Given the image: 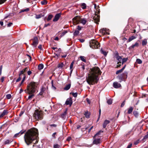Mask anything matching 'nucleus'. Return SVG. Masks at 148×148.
<instances>
[{
    "instance_id": "1",
    "label": "nucleus",
    "mask_w": 148,
    "mask_h": 148,
    "mask_svg": "<svg viewBox=\"0 0 148 148\" xmlns=\"http://www.w3.org/2000/svg\"><path fill=\"white\" fill-rule=\"evenodd\" d=\"M38 131L35 128L31 129L28 130L25 133L24 136L25 141L27 145H29L35 140H36L35 144L38 143Z\"/></svg>"
},
{
    "instance_id": "2",
    "label": "nucleus",
    "mask_w": 148,
    "mask_h": 148,
    "mask_svg": "<svg viewBox=\"0 0 148 148\" xmlns=\"http://www.w3.org/2000/svg\"><path fill=\"white\" fill-rule=\"evenodd\" d=\"M37 84L35 82H31L27 86L26 89L24 91L29 94H32L36 92Z\"/></svg>"
},
{
    "instance_id": "3",
    "label": "nucleus",
    "mask_w": 148,
    "mask_h": 148,
    "mask_svg": "<svg viewBox=\"0 0 148 148\" xmlns=\"http://www.w3.org/2000/svg\"><path fill=\"white\" fill-rule=\"evenodd\" d=\"M99 79L97 75H94L90 73L86 79V81L89 85H94L97 82Z\"/></svg>"
},
{
    "instance_id": "4",
    "label": "nucleus",
    "mask_w": 148,
    "mask_h": 148,
    "mask_svg": "<svg viewBox=\"0 0 148 148\" xmlns=\"http://www.w3.org/2000/svg\"><path fill=\"white\" fill-rule=\"evenodd\" d=\"M72 21L74 25H76L80 23L83 25H84L87 23L88 19L85 18H81L80 16H77L72 19Z\"/></svg>"
},
{
    "instance_id": "5",
    "label": "nucleus",
    "mask_w": 148,
    "mask_h": 148,
    "mask_svg": "<svg viewBox=\"0 0 148 148\" xmlns=\"http://www.w3.org/2000/svg\"><path fill=\"white\" fill-rule=\"evenodd\" d=\"M34 117L36 120H41L43 118V114L42 111L38 110H35L34 114Z\"/></svg>"
},
{
    "instance_id": "6",
    "label": "nucleus",
    "mask_w": 148,
    "mask_h": 148,
    "mask_svg": "<svg viewBox=\"0 0 148 148\" xmlns=\"http://www.w3.org/2000/svg\"><path fill=\"white\" fill-rule=\"evenodd\" d=\"M91 70L90 73L94 75H97L98 77L99 75L101 74V72L100 69L98 67H95L91 69Z\"/></svg>"
},
{
    "instance_id": "7",
    "label": "nucleus",
    "mask_w": 148,
    "mask_h": 148,
    "mask_svg": "<svg viewBox=\"0 0 148 148\" xmlns=\"http://www.w3.org/2000/svg\"><path fill=\"white\" fill-rule=\"evenodd\" d=\"M90 45L93 49H97L100 47L99 43L95 40H92L90 41Z\"/></svg>"
},
{
    "instance_id": "8",
    "label": "nucleus",
    "mask_w": 148,
    "mask_h": 148,
    "mask_svg": "<svg viewBox=\"0 0 148 148\" xmlns=\"http://www.w3.org/2000/svg\"><path fill=\"white\" fill-rule=\"evenodd\" d=\"M127 72L125 71L122 74L119 75L117 78L120 80L119 82H121L122 81H125L127 77Z\"/></svg>"
},
{
    "instance_id": "9",
    "label": "nucleus",
    "mask_w": 148,
    "mask_h": 148,
    "mask_svg": "<svg viewBox=\"0 0 148 148\" xmlns=\"http://www.w3.org/2000/svg\"><path fill=\"white\" fill-rule=\"evenodd\" d=\"M97 11L95 12V15L93 17V19L95 23L97 24L98 23L100 20V16L98 15L100 13V10L99 9H97Z\"/></svg>"
},
{
    "instance_id": "10",
    "label": "nucleus",
    "mask_w": 148,
    "mask_h": 148,
    "mask_svg": "<svg viewBox=\"0 0 148 148\" xmlns=\"http://www.w3.org/2000/svg\"><path fill=\"white\" fill-rule=\"evenodd\" d=\"M93 144L97 145L100 144L101 143V138H97L96 137L93 136Z\"/></svg>"
},
{
    "instance_id": "11",
    "label": "nucleus",
    "mask_w": 148,
    "mask_h": 148,
    "mask_svg": "<svg viewBox=\"0 0 148 148\" xmlns=\"http://www.w3.org/2000/svg\"><path fill=\"white\" fill-rule=\"evenodd\" d=\"M38 44V38L37 36L34 37L33 40V42L32 43V45L34 47H36Z\"/></svg>"
},
{
    "instance_id": "12",
    "label": "nucleus",
    "mask_w": 148,
    "mask_h": 148,
    "mask_svg": "<svg viewBox=\"0 0 148 148\" xmlns=\"http://www.w3.org/2000/svg\"><path fill=\"white\" fill-rule=\"evenodd\" d=\"M8 112V110H5L2 113H0V119L2 118L4 116L7 115Z\"/></svg>"
},
{
    "instance_id": "13",
    "label": "nucleus",
    "mask_w": 148,
    "mask_h": 148,
    "mask_svg": "<svg viewBox=\"0 0 148 148\" xmlns=\"http://www.w3.org/2000/svg\"><path fill=\"white\" fill-rule=\"evenodd\" d=\"M73 101L72 98L70 97L67 99L65 102V104L66 105H69L71 106L72 104Z\"/></svg>"
},
{
    "instance_id": "14",
    "label": "nucleus",
    "mask_w": 148,
    "mask_h": 148,
    "mask_svg": "<svg viewBox=\"0 0 148 148\" xmlns=\"http://www.w3.org/2000/svg\"><path fill=\"white\" fill-rule=\"evenodd\" d=\"M113 86L114 88H117L121 87V85L120 83H118L117 82H116L113 83Z\"/></svg>"
},
{
    "instance_id": "15",
    "label": "nucleus",
    "mask_w": 148,
    "mask_h": 148,
    "mask_svg": "<svg viewBox=\"0 0 148 148\" xmlns=\"http://www.w3.org/2000/svg\"><path fill=\"white\" fill-rule=\"evenodd\" d=\"M61 15V14L60 13L57 14H56L53 20V21L54 22H56L58 21Z\"/></svg>"
},
{
    "instance_id": "16",
    "label": "nucleus",
    "mask_w": 148,
    "mask_h": 148,
    "mask_svg": "<svg viewBox=\"0 0 148 148\" xmlns=\"http://www.w3.org/2000/svg\"><path fill=\"white\" fill-rule=\"evenodd\" d=\"M67 110H66L64 113H62L61 115V117L63 119H65L66 117Z\"/></svg>"
},
{
    "instance_id": "17",
    "label": "nucleus",
    "mask_w": 148,
    "mask_h": 148,
    "mask_svg": "<svg viewBox=\"0 0 148 148\" xmlns=\"http://www.w3.org/2000/svg\"><path fill=\"white\" fill-rule=\"evenodd\" d=\"M28 69V67H26V68L24 69L23 70L21 71L19 74V76H20L22 74H23L24 72L27 71Z\"/></svg>"
},
{
    "instance_id": "18",
    "label": "nucleus",
    "mask_w": 148,
    "mask_h": 148,
    "mask_svg": "<svg viewBox=\"0 0 148 148\" xmlns=\"http://www.w3.org/2000/svg\"><path fill=\"white\" fill-rule=\"evenodd\" d=\"M117 60L118 61L117 64H119V63H121L122 62V59L121 57L119 56H117L116 57Z\"/></svg>"
},
{
    "instance_id": "19",
    "label": "nucleus",
    "mask_w": 148,
    "mask_h": 148,
    "mask_svg": "<svg viewBox=\"0 0 148 148\" xmlns=\"http://www.w3.org/2000/svg\"><path fill=\"white\" fill-rule=\"evenodd\" d=\"M110 123V121L109 120H106L104 121L103 124V128H105L107 125Z\"/></svg>"
},
{
    "instance_id": "20",
    "label": "nucleus",
    "mask_w": 148,
    "mask_h": 148,
    "mask_svg": "<svg viewBox=\"0 0 148 148\" xmlns=\"http://www.w3.org/2000/svg\"><path fill=\"white\" fill-rule=\"evenodd\" d=\"M44 16V14H41L38 15L36 14L35 18L36 19H38L43 17Z\"/></svg>"
},
{
    "instance_id": "21",
    "label": "nucleus",
    "mask_w": 148,
    "mask_h": 148,
    "mask_svg": "<svg viewBox=\"0 0 148 148\" xmlns=\"http://www.w3.org/2000/svg\"><path fill=\"white\" fill-rule=\"evenodd\" d=\"M147 39H145L143 40L142 41V45L143 46H144L146 45L147 44Z\"/></svg>"
},
{
    "instance_id": "22",
    "label": "nucleus",
    "mask_w": 148,
    "mask_h": 148,
    "mask_svg": "<svg viewBox=\"0 0 148 148\" xmlns=\"http://www.w3.org/2000/svg\"><path fill=\"white\" fill-rule=\"evenodd\" d=\"M24 133V132H21V131L19 133L16 134L14 135V137H17L21 135V134H23Z\"/></svg>"
},
{
    "instance_id": "23",
    "label": "nucleus",
    "mask_w": 148,
    "mask_h": 148,
    "mask_svg": "<svg viewBox=\"0 0 148 148\" xmlns=\"http://www.w3.org/2000/svg\"><path fill=\"white\" fill-rule=\"evenodd\" d=\"M71 84H69L67 85L64 88V89L65 90H69L71 87Z\"/></svg>"
},
{
    "instance_id": "24",
    "label": "nucleus",
    "mask_w": 148,
    "mask_h": 148,
    "mask_svg": "<svg viewBox=\"0 0 148 148\" xmlns=\"http://www.w3.org/2000/svg\"><path fill=\"white\" fill-rule=\"evenodd\" d=\"M133 108L132 107H130L128 109V114H130L132 113L133 110Z\"/></svg>"
},
{
    "instance_id": "25",
    "label": "nucleus",
    "mask_w": 148,
    "mask_h": 148,
    "mask_svg": "<svg viewBox=\"0 0 148 148\" xmlns=\"http://www.w3.org/2000/svg\"><path fill=\"white\" fill-rule=\"evenodd\" d=\"M138 42H136L134 45H133L131 46L130 48H134L135 47H138Z\"/></svg>"
},
{
    "instance_id": "26",
    "label": "nucleus",
    "mask_w": 148,
    "mask_h": 148,
    "mask_svg": "<svg viewBox=\"0 0 148 148\" xmlns=\"http://www.w3.org/2000/svg\"><path fill=\"white\" fill-rule=\"evenodd\" d=\"M103 131L100 130L98 132H97L95 135L94 137H97L101 133H103Z\"/></svg>"
},
{
    "instance_id": "27",
    "label": "nucleus",
    "mask_w": 148,
    "mask_h": 148,
    "mask_svg": "<svg viewBox=\"0 0 148 148\" xmlns=\"http://www.w3.org/2000/svg\"><path fill=\"white\" fill-rule=\"evenodd\" d=\"M101 53L103 54L105 56H106L107 55V53L105 51L103 50L102 49H101L100 50Z\"/></svg>"
},
{
    "instance_id": "28",
    "label": "nucleus",
    "mask_w": 148,
    "mask_h": 148,
    "mask_svg": "<svg viewBox=\"0 0 148 148\" xmlns=\"http://www.w3.org/2000/svg\"><path fill=\"white\" fill-rule=\"evenodd\" d=\"M136 37H135L134 36H132L131 37H130L128 41L129 42H130L132 40L135 39Z\"/></svg>"
},
{
    "instance_id": "29",
    "label": "nucleus",
    "mask_w": 148,
    "mask_h": 148,
    "mask_svg": "<svg viewBox=\"0 0 148 148\" xmlns=\"http://www.w3.org/2000/svg\"><path fill=\"white\" fill-rule=\"evenodd\" d=\"M102 33L104 35L106 34H109V33L106 32V29H103L102 30Z\"/></svg>"
},
{
    "instance_id": "30",
    "label": "nucleus",
    "mask_w": 148,
    "mask_h": 148,
    "mask_svg": "<svg viewBox=\"0 0 148 148\" xmlns=\"http://www.w3.org/2000/svg\"><path fill=\"white\" fill-rule=\"evenodd\" d=\"M79 57H80L81 60L82 61H83V62H86V58H85L84 56H81Z\"/></svg>"
},
{
    "instance_id": "31",
    "label": "nucleus",
    "mask_w": 148,
    "mask_h": 148,
    "mask_svg": "<svg viewBox=\"0 0 148 148\" xmlns=\"http://www.w3.org/2000/svg\"><path fill=\"white\" fill-rule=\"evenodd\" d=\"M44 66L42 64H40L38 65V69L39 70H41L43 68Z\"/></svg>"
},
{
    "instance_id": "32",
    "label": "nucleus",
    "mask_w": 148,
    "mask_h": 148,
    "mask_svg": "<svg viewBox=\"0 0 148 148\" xmlns=\"http://www.w3.org/2000/svg\"><path fill=\"white\" fill-rule=\"evenodd\" d=\"M84 114L86 118H89V117L90 114L88 112H85Z\"/></svg>"
},
{
    "instance_id": "33",
    "label": "nucleus",
    "mask_w": 148,
    "mask_h": 148,
    "mask_svg": "<svg viewBox=\"0 0 148 148\" xmlns=\"http://www.w3.org/2000/svg\"><path fill=\"white\" fill-rule=\"evenodd\" d=\"M53 17V15H52L51 14L49 15L48 16V17L47 19V21H49L51 19V18H52Z\"/></svg>"
},
{
    "instance_id": "34",
    "label": "nucleus",
    "mask_w": 148,
    "mask_h": 148,
    "mask_svg": "<svg viewBox=\"0 0 148 148\" xmlns=\"http://www.w3.org/2000/svg\"><path fill=\"white\" fill-rule=\"evenodd\" d=\"M79 33V32L77 30H76L73 33V35L74 36H77Z\"/></svg>"
},
{
    "instance_id": "35",
    "label": "nucleus",
    "mask_w": 148,
    "mask_h": 148,
    "mask_svg": "<svg viewBox=\"0 0 148 148\" xmlns=\"http://www.w3.org/2000/svg\"><path fill=\"white\" fill-rule=\"evenodd\" d=\"M12 142V141L11 140H6L4 142V143L5 144H9L10 143H11Z\"/></svg>"
},
{
    "instance_id": "36",
    "label": "nucleus",
    "mask_w": 148,
    "mask_h": 148,
    "mask_svg": "<svg viewBox=\"0 0 148 148\" xmlns=\"http://www.w3.org/2000/svg\"><path fill=\"white\" fill-rule=\"evenodd\" d=\"M44 91V89L43 88H41V91L39 94V95H42L43 94Z\"/></svg>"
},
{
    "instance_id": "37",
    "label": "nucleus",
    "mask_w": 148,
    "mask_h": 148,
    "mask_svg": "<svg viewBox=\"0 0 148 148\" xmlns=\"http://www.w3.org/2000/svg\"><path fill=\"white\" fill-rule=\"evenodd\" d=\"M128 60L127 58H123L122 59V64H123L125 62H126Z\"/></svg>"
},
{
    "instance_id": "38",
    "label": "nucleus",
    "mask_w": 148,
    "mask_h": 148,
    "mask_svg": "<svg viewBox=\"0 0 148 148\" xmlns=\"http://www.w3.org/2000/svg\"><path fill=\"white\" fill-rule=\"evenodd\" d=\"M74 61H73L71 63L70 66V69L71 70V71H73V67L74 64Z\"/></svg>"
},
{
    "instance_id": "39",
    "label": "nucleus",
    "mask_w": 148,
    "mask_h": 148,
    "mask_svg": "<svg viewBox=\"0 0 148 148\" xmlns=\"http://www.w3.org/2000/svg\"><path fill=\"white\" fill-rule=\"evenodd\" d=\"M82 8L83 9H85L86 8V4L83 3L82 5Z\"/></svg>"
},
{
    "instance_id": "40",
    "label": "nucleus",
    "mask_w": 148,
    "mask_h": 148,
    "mask_svg": "<svg viewBox=\"0 0 148 148\" xmlns=\"http://www.w3.org/2000/svg\"><path fill=\"white\" fill-rule=\"evenodd\" d=\"M112 100L111 99L108 100L107 101V103L108 104L110 105L112 103Z\"/></svg>"
},
{
    "instance_id": "41",
    "label": "nucleus",
    "mask_w": 148,
    "mask_h": 148,
    "mask_svg": "<svg viewBox=\"0 0 148 148\" xmlns=\"http://www.w3.org/2000/svg\"><path fill=\"white\" fill-rule=\"evenodd\" d=\"M136 62L138 64H141L142 63V61L139 59H137L136 60Z\"/></svg>"
},
{
    "instance_id": "42",
    "label": "nucleus",
    "mask_w": 148,
    "mask_h": 148,
    "mask_svg": "<svg viewBox=\"0 0 148 148\" xmlns=\"http://www.w3.org/2000/svg\"><path fill=\"white\" fill-rule=\"evenodd\" d=\"M64 65V64L63 63H61L58 64V68H62L63 66Z\"/></svg>"
},
{
    "instance_id": "43",
    "label": "nucleus",
    "mask_w": 148,
    "mask_h": 148,
    "mask_svg": "<svg viewBox=\"0 0 148 148\" xmlns=\"http://www.w3.org/2000/svg\"><path fill=\"white\" fill-rule=\"evenodd\" d=\"M41 3L42 5H44L46 4L47 2L46 0H43L41 1Z\"/></svg>"
},
{
    "instance_id": "44",
    "label": "nucleus",
    "mask_w": 148,
    "mask_h": 148,
    "mask_svg": "<svg viewBox=\"0 0 148 148\" xmlns=\"http://www.w3.org/2000/svg\"><path fill=\"white\" fill-rule=\"evenodd\" d=\"M25 77H26V76H25V75H24V77H23V79L21 81V83L20 84V86H21L22 84V83L23 82L25 81Z\"/></svg>"
},
{
    "instance_id": "45",
    "label": "nucleus",
    "mask_w": 148,
    "mask_h": 148,
    "mask_svg": "<svg viewBox=\"0 0 148 148\" xmlns=\"http://www.w3.org/2000/svg\"><path fill=\"white\" fill-rule=\"evenodd\" d=\"M6 97L7 99H10L11 97V95L10 94H7L6 95Z\"/></svg>"
},
{
    "instance_id": "46",
    "label": "nucleus",
    "mask_w": 148,
    "mask_h": 148,
    "mask_svg": "<svg viewBox=\"0 0 148 148\" xmlns=\"http://www.w3.org/2000/svg\"><path fill=\"white\" fill-rule=\"evenodd\" d=\"M133 113L134 114L136 117H137V116H138V112L137 111H134Z\"/></svg>"
},
{
    "instance_id": "47",
    "label": "nucleus",
    "mask_w": 148,
    "mask_h": 148,
    "mask_svg": "<svg viewBox=\"0 0 148 148\" xmlns=\"http://www.w3.org/2000/svg\"><path fill=\"white\" fill-rule=\"evenodd\" d=\"M83 28V27L79 25H78L77 27V29H78V31L81 30V29Z\"/></svg>"
},
{
    "instance_id": "48",
    "label": "nucleus",
    "mask_w": 148,
    "mask_h": 148,
    "mask_svg": "<svg viewBox=\"0 0 148 148\" xmlns=\"http://www.w3.org/2000/svg\"><path fill=\"white\" fill-rule=\"evenodd\" d=\"M123 71L121 69V70L117 71L116 72V74H118L119 73H121L123 72Z\"/></svg>"
},
{
    "instance_id": "49",
    "label": "nucleus",
    "mask_w": 148,
    "mask_h": 148,
    "mask_svg": "<svg viewBox=\"0 0 148 148\" xmlns=\"http://www.w3.org/2000/svg\"><path fill=\"white\" fill-rule=\"evenodd\" d=\"M29 8H27L25 9L22 10H21V12H28L29 11Z\"/></svg>"
},
{
    "instance_id": "50",
    "label": "nucleus",
    "mask_w": 148,
    "mask_h": 148,
    "mask_svg": "<svg viewBox=\"0 0 148 148\" xmlns=\"http://www.w3.org/2000/svg\"><path fill=\"white\" fill-rule=\"evenodd\" d=\"M72 95H73V96L75 97H77V92H75V93H72Z\"/></svg>"
},
{
    "instance_id": "51",
    "label": "nucleus",
    "mask_w": 148,
    "mask_h": 148,
    "mask_svg": "<svg viewBox=\"0 0 148 148\" xmlns=\"http://www.w3.org/2000/svg\"><path fill=\"white\" fill-rule=\"evenodd\" d=\"M31 94V95H29L28 97V99H31L32 98V97H33L34 96L33 94Z\"/></svg>"
},
{
    "instance_id": "52",
    "label": "nucleus",
    "mask_w": 148,
    "mask_h": 148,
    "mask_svg": "<svg viewBox=\"0 0 148 148\" xmlns=\"http://www.w3.org/2000/svg\"><path fill=\"white\" fill-rule=\"evenodd\" d=\"M6 0H0V4H1L4 3Z\"/></svg>"
},
{
    "instance_id": "53",
    "label": "nucleus",
    "mask_w": 148,
    "mask_h": 148,
    "mask_svg": "<svg viewBox=\"0 0 148 148\" xmlns=\"http://www.w3.org/2000/svg\"><path fill=\"white\" fill-rule=\"evenodd\" d=\"M67 33V32L66 31H64V32H62V34H61V36H64Z\"/></svg>"
},
{
    "instance_id": "54",
    "label": "nucleus",
    "mask_w": 148,
    "mask_h": 148,
    "mask_svg": "<svg viewBox=\"0 0 148 148\" xmlns=\"http://www.w3.org/2000/svg\"><path fill=\"white\" fill-rule=\"evenodd\" d=\"M55 51L57 52L60 53L61 51V49L60 48H59L58 49H56V50H55Z\"/></svg>"
},
{
    "instance_id": "55",
    "label": "nucleus",
    "mask_w": 148,
    "mask_h": 148,
    "mask_svg": "<svg viewBox=\"0 0 148 148\" xmlns=\"http://www.w3.org/2000/svg\"><path fill=\"white\" fill-rule=\"evenodd\" d=\"M54 148H59V146L57 144L53 146Z\"/></svg>"
},
{
    "instance_id": "56",
    "label": "nucleus",
    "mask_w": 148,
    "mask_h": 148,
    "mask_svg": "<svg viewBox=\"0 0 148 148\" xmlns=\"http://www.w3.org/2000/svg\"><path fill=\"white\" fill-rule=\"evenodd\" d=\"M139 140H136V141H135L134 142V144L135 145H137L139 143Z\"/></svg>"
},
{
    "instance_id": "57",
    "label": "nucleus",
    "mask_w": 148,
    "mask_h": 148,
    "mask_svg": "<svg viewBox=\"0 0 148 148\" xmlns=\"http://www.w3.org/2000/svg\"><path fill=\"white\" fill-rule=\"evenodd\" d=\"M125 101H124L121 103V107H123L125 105Z\"/></svg>"
},
{
    "instance_id": "58",
    "label": "nucleus",
    "mask_w": 148,
    "mask_h": 148,
    "mask_svg": "<svg viewBox=\"0 0 148 148\" xmlns=\"http://www.w3.org/2000/svg\"><path fill=\"white\" fill-rule=\"evenodd\" d=\"M27 56L29 58V60L31 61V60L32 58L29 55L27 54Z\"/></svg>"
},
{
    "instance_id": "59",
    "label": "nucleus",
    "mask_w": 148,
    "mask_h": 148,
    "mask_svg": "<svg viewBox=\"0 0 148 148\" xmlns=\"http://www.w3.org/2000/svg\"><path fill=\"white\" fill-rule=\"evenodd\" d=\"M19 77L16 80V82H19L21 79L20 76H19Z\"/></svg>"
},
{
    "instance_id": "60",
    "label": "nucleus",
    "mask_w": 148,
    "mask_h": 148,
    "mask_svg": "<svg viewBox=\"0 0 148 148\" xmlns=\"http://www.w3.org/2000/svg\"><path fill=\"white\" fill-rule=\"evenodd\" d=\"M147 138H148V132H147V134L144 136L143 139H145Z\"/></svg>"
},
{
    "instance_id": "61",
    "label": "nucleus",
    "mask_w": 148,
    "mask_h": 148,
    "mask_svg": "<svg viewBox=\"0 0 148 148\" xmlns=\"http://www.w3.org/2000/svg\"><path fill=\"white\" fill-rule=\"evenodd\" d=\"M12 23H10L8 24L7 26L8 27H10L12 25Z\"/></svg>"
},
{
    "instance_id": "62",
    "label": "nucleus",
    "mask_w": 148,
    "mask_h": 148,
    "mask_svg": "<svg viewBox=\"0 0 148 148\" xmlns=\"http://www.w3.org/2000/svg\"><path fill=\"white\" fill-rule=\"evenodd\" d=\"M50 24L49 23H48V24H45L44 25V27H47L48 26H50Z\"/></svg>"
},
{
    "instance_id": "63",
    "label": "nucleus",
    "mask_w": 148,
    "mask_h": 148,
    "mask_svg": "<svg viewBox=\"0 0 148 148\" xmlns=\"http://www.w3.org/2000/svg\"><path fill=\"white\" fill-rule=\"evenodd\" d=\"M86 101H87V102L89 104H90V101L89 100V99H88V98H86Z\"/></svg>"
},
{
    "instance_id": "64",
    "label": "nucleus",
    "mask_w": 148,
    "mask_h": 148,
    "mask_svg": "<svg viewBox=\"0 0 148 148\" xmlns=\"http://www.w3.org/2000/svg\"><path fill=\"white\" fill-rule=\"evenodd\" d=\"M38 48L40 49V50H42V45H40L38 46Z\"/></svg>"
}]
</instances>
